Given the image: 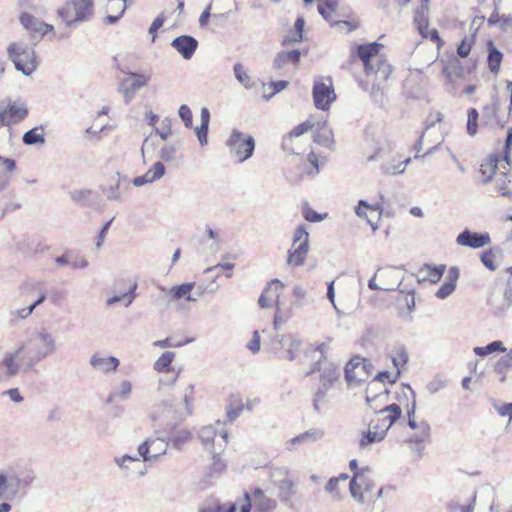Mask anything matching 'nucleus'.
Segmentation results:
<instances>
[{
  "instance_id": "14",
  "label": "nucleus",
  "mask_w": 512,
  "mask_h": 512,
  "mask_svg": "<svg viewBox=\"0 0 512 512\" xmlns=\"http://www.w3.org/2000/svg\"><path fill=\"white\" fill-rule=\"evenodd\" d=\"M302 340L295 334L277 335L273 341V349L279 358L289 361L296 359Z\"/></svg>"
},
{
  "instance_id": "37",
  "label": "nucleus",
  "mask_w": 512,
  "mask_h": 512,
  "mask_svg": "<svg viewBox=\"0 0 512 512\" xmlns=\"http://www.w3.org/2000/svg\"><path fill=\"white\" fill-rule=\"evenodd\" d=\"M367 210H370V211H378L379 213H381L382 211V208H381V205L376 203V204H369L367 201L365 200H360L358 202V205L356 206L355 208V214L360 217V218H364L366 219L367 223L372 227V229L375 231L378 226L377 225H374L373 222L368 218V215H367Z\"/></svg>"
},
{
  "instance_id": "47",
  "label": "nucleus",
  "mask_w": 512,
  "mask_h": 512,
  "mask_svg": "<svg viewBox=\"0 0 512 512\" xmlns=\"http://www.w3.org/2000/svg\"><path fill=\"white\" fill-rule=\"evenodd\" d=\"M503 54L493 46L492 42L489 43L488 66L491 72L497 73L500 69V64Z\"/></svg>"
},
{
  "instance_id": "48",
  "label": "nucleus",
  "mask_w": 512,
  "mask_h": 512,
  "mask_svg": "<svg viewBox=\"0 0 512 512\" xmlns=\"http://www.w3.org/2000/svg\"><path fill=\"white\" fill-rule=\"evenodd\" d=\"M410 160V158H407L404 161H399L397 164L389 162L383 163L381 165V171L386 175L401 174L405 171L406 166L410 163Z\"/></svg>"
},
{
  "instance_id": "26",
  "label": "nucleus",
  "mask_w": 512,
  "mask_h": 512,
  "mask_svg": "<svg viewBox=\"0 0 512 512\" xmlns=\"http://www.w3.org/2000/svg\"><path fill=\"white\" fill-rule=\"evenodd\" d=\"M283 288V284L280 280H272L267 288L263 291L258 299V304L261 308H271L272 301H274L275 307L280 306V293Z\"/></svg>"
},
{
  "instance_id": "52",
  "label": "nucleus",
  "mask_w": 512,
  "mask_h": 512,
  "mask_svg": "<svg viewBox=\"0 0 512 512\" xmlns=\"http://www.w3.org/2000/svg\"><path fill=\"white\" fill-rule=\"evenodd\" d=\"M166 169L161 161L155 162L150 169L145 173L149 183H152L165 175Z\"/></svg>"
},
{
  "instance_id": "4",
  "label": "nucleus",
  "mask_w": 512,
  "mask_h": 512,
  "mask_svg": "<svg viewBox=\"0 0 512 512\" xmlns=\"http://www.w3.org/2000/svg\"><path fill=\"white\" fill-rule=\"evenodd\" d=\"M198 438L204 450L212 454L214 465H217L220 461L219 454L228 442V433L224 429L223 424L217 422L216 425L201 427L198 431Z\"/></svg>"
},
{
  "instance_id": "49",
  "label": "nucleus",
  "mask_w": 512,
  "mask_h": 512,
  "mask_svg": "<svg viewBox=\"0 0 512 512\" xmlns=\"http://www.w3.org/2000/svg\"><path fill=\"white\" fill-rule=\"evenodd\" d=\"M477 356H486L496 351L505 352L506 348L503 343L499 340L493 341L484 347L477 346L473 349Z\"/></svg>"
},
{
  "instance_id": "30",
  "label": "nucleus",
  "mask_w": 512,
  "mask_h": 512,
  "mask_svg": "<svg viewBox=\"0 0 512 512\" xmlns=\"http://www.w3.org/2000/svg\"><path fill=\"white\" fill-rule=\"evenodd\" d=\"M89 364L94 370L107 374L116 371L120 361L114 356H103L95 353L90 357Z\"/></svg>"
},
{
  "instance_id": "35",
  "label": "nucleus",
  "mask_w": 512,
  "mask_h": 512,
  "mask_svg": "<svg viewBox=\"0 0 512 512\" xmlns=\"http://www.w3.org/2000/svg\"><path fill=\"white\" fill-rule=\"evenodd\" d=\"M509 370H512V349L500 357L494 365V372L498 376L500 382L506 381Z\"/></svg>"
},
{
  "instance_id": "28",
  "label": "nucleus",
  "mask_w": 512,
  "mask_h": 512,
  "mask_svg": "<svg viewBox=\"0 0 512 512\" xmlns=\"http://www.w3.org/2000/svg\"><path fill=\"white\" fill-rule=\"evenodd\" d=\"M325 433L322 429L313 428L309 429L292 439L288 440L285 443V447L288 451H295L297 449V445L314 443L324 437Z\"/></svg>"
},
{
  "instance_id": "20",
  "label": "nucleus",
  "mask_w": 512,
  "mask_h": 512,
  "mask_svg": "<svg viewBox=\"0 0 512 512\" xmlns=\"http://www.w3.org/2000/svg\"><path fill=\"white\" fill-rule=\"evenodd\" d=\"M495 491L490 486L482 487L479 492H473L471 504L473 512H493Z\"/></svg>"
},
{
  "instance_id": "53",
  "label": "nucleus",
  "mask_w": 512,
  "mask_h": 512,
  "mask_svg": "<svg viewBox=\"0 0 512 512\" xmlns=\"http://www.w3.org/2000/svg\"><path fill=\"white\" fill-rule=\"evenodd\" d=\"M175 357V353L171 351L164 352L154 363V369L158 372H163L169 368Z\"/></svg>"
},
{
  "instance_id": "62",
  "label": "nucleus",
  "mask_w": 512,
  "mask_h": 512,
  "mask_svg": "<svg viewBox=\"0 0 512 512\" xmlns=\"http://www.w3.org/2000/svg\"><path fill=\"white\" fill-rule=\"evenodd\" d=\"M494 258L495 255L491 250L485 251L481 255V262L486 268H488L491 271H494L496 269V265L494 264Z\"/></svg>"
},
{
  "instance_id": "61",
  "label": "nucleus",
  "mask_w": 512,
  "mask_h": 512,
  "mask_svg": "<svg viewBox=\"0 0 512 512\" xmlns=\"http://www.w3.org/2000/svg\"><path fill=\"white\" fill-rule=\"evenodd\" d=\"M499 110V103L496 98L492 100L491 105H487L483 108V115L487 120H492L496 117Z\"/></svg>"
},
{
  "instance_id": "12",
  "label": "nucleus",
  "mask_w": 512,
  "mask_h": 512,
  "mask_svg": "<svg viewBox=\"0 0 512 512\" xmlns=\"http://www.w3.org/2000/svg\"><path fill=\"white\" fill-rule=\"evenodd\" d=\"M375 416L370 420L373 429L380 430L386 436L389 428L400 418L402 410L397 404L386 405L383 408L378 409L376 402L373 403Z\"/></svg>"
},
{
  "instance_id": "13",
  "label": "nucleus",
  "mask_w": 512,
  "mask_h": 512,
  "mask_svg": "<svg viewBox=\"0 0 512 512\" xmlns=\"http://www.w3.org/2000/svg\"><path fill=\"white\" fill-rule=\"evenodd\" d=\"M372 364L359 356L353 357L345 367V379L349 387L359 386L371 374Z\"/></svg>"
},
{
  "instance_id": "60",
  "label": "nucleus",
  "mask_w": 512,
  "mask_h": 512,
  "mask_svg": "<svg viewBox=\"0 0 512 512\" xmlns=\"http://www.w3.org/2000/svg\"><path fill=\"white\" fill-rule=\"evenodd\" d=\"M456 288V285L452 282L445 281L439 290L436 292V296L439 299H445L450 296Z\"/></svg>"
},
{
  "instance_id": "45",
  "label": "nucleus",
  "mask_w": 512,
  "mask_h": 512,
  "mask_svg": "<svg viewBox=\"0 0 512 512\" xmlns=\"http://www.w3.org/2000/svg\"><path fill=\"white\" fill-rule=\"evenodd\" d=\"M178 148L176 144L167 143L160 148L158 156L162 161L173 164L177 160Z\"/></svg>"
},
{
  "instance_id": "39",
  "label": "nucleus",
  "mask_w": 512,
  "mask_h": 512,
  "mask_svg": "<svg viewBox=\"0 0 512 512\" xmlns=\"http://www.w3.org/2000/svg\"><path fill=\"white\" fill-rule=\"evenodd\" d=\"M22 141L25 145L33 146V145H44L45 144V136L43 127H34L27 132L24 133L22 137Z\"/></svg>"
},
{
  "instance_id": "16",
  "label": "nucleus",
  "mask_w": 512,
  "mask_h": 512,
  "mask_svg": "<svg viewBox=\"0 0 512 512\" xmlns=\"http://www.w3.org/2000/svg\"><path fill=\"white\" fill-rule=\"evenodd\" d=\"M149 80V75L137 72H128L127 77L119 82L117 91L122 94L124 102L129 104L134 98L136 92L148 85Z\"/></svg>"
},
{
  "instance_id": "19",
  "label": "nucleus",
  "mask_w": 512,
  "mask_h": 512,
  "mask_svg": "<svg viewBox=\"0 0 512 512\" xmlns=\"http://www.w3.org/2000/svg\"><path fill=\"white\" fill-rule=\"evenodd\" d=\"M429 7V0H422L420 8L415 12L414 23L417 26L419 33L424 38H429L436 42L438 46L441 45V40L436 29H429L427 11Z\"/></svg>"
},
{
  "instance_id": "50",
  "label": "nucleus",
  "mask_w": 512,
  "mask_h": 512,
  "mask_svg": "<svg viewBox=\"0 0 512 512\" xmlns=\"http://www.w3.org/2000/svg\"><path fill=\"white\" fill-rule=\"evenodd\" d=\"M392 362L396 370L400 373L401 369L404 368L408 362V354L404 346H398L394 350Z\"/></svg>"
},
{
  "instance_id": "54",
  "label": "nucleus",
  "mask_w": 512,
  "mask_h": 512,
  "mask_svg": "<svg viewBox=\"0 0 512 512\" xmlns=\"http://www.w3.org/2000/svg\"><path fill=\"white\" fill-rule=\"evenodd\" d=\"M467 116V133L474 136L477 133L479 113L475 108H470Z\"/></svg>"
},
{
  "instance_id": "51",
  "label": "nucleus",
  "mask_w": 512,
  "mask_h": 512,
  "mask_svg": "<svg viewBox=\"0 0 512 512\" xmlns=\"http://www.w3.org/2000/svg\"><path fill=\"white\" fill-rule=\"evenodd\" d=\"M166 169L161 161L155 162L150 169L145 173L149 183H152L165 175Z\"/></svg>"
},
{
  "instance_id": "58",
  "label": "nucleus",
  "mask_w": 512,
  "mask_h": 512,
  "mask_svg": "<svg viewBox=\"0 0 512 512\" xmlns=\"http://www.w3.org/2000/svg\"><path fill=\"white\" fill-rule=\"evenodd\" d=\"M472 43L473 36L470 38L465 37L457 48V54L462 58L467 57L471 51Z\"/></svg>"
},
{
  "instance_id": "27",
  "label": "nucleus",
  "mask_w": 512,
  "mask_h": 512,
  "mask_svg": "<svg viewBox=\"0 0 512 512\" xmlns=\"http://www.w3.org/2000/svg\"><path fill=\"white\" fill-rule=\"evenodd\" d=\"M20 479L17 476L0 473V501L13 500L19 491Z\"/></svg>"
},
{
  "instance_id": "44",
  "label": "nucleus",
  "mask_w": 512,
  "mask_h": 512,
  "mask_svg": "<svg viewBox=\"0 0 512 512\" xmlns=\"http://www.w3.org/2000/svg\"><path fill=\"white\" fill-rule=\"evenodd\" d=\"M385 438V435L378 429H373L372 424L369 423V428L366 432L362 433L359 445L364 448L372 443L380 442Z\"/></svg>"
},
{
  "instance_id": "34",
  "label": "nucleus",
  "mask_w": 512,
  "mask_h": 512,
  "mask_svg": "<svg viewBox=\"0 0 512 512\" xmlns=\"http://www.w3.org/2000/svg\"><path fill=\"white\" fill-rule=\"evenodd\" d=\"M16 169V162L0 156V191L5 190L11 180V173Z\"/></svg>"
},
{
  "instance_id": "9",
  "label": "nucleus",
  "mask_w": 512,
  "mask_h": 512,
  "mask_svg": "<svg viewBox=\"0 0 512 512\" xmlns=\"http://www.w3.org/2000/svg\"><path fill=\"white\" fill-rule=\"evenodd\" d=\"M254 507L256 512H272L277 508V501L268 496L261 488H254L250 493H244L240 512H250Z\"/></svg>"
},
{
  "instance_id": "63",
  "label": "nucleus",
  "mask_w": 512,
  "mask_h": 512,
  "mask_svg": "<svg viewBox=\"0 0 512 512\" xmlns=\"http://www.w3.org/2000/svg\"><path fill=\"white\" fill-rule=\"evenodd\" d=\"M90 195H91V191L87 190V189L76 190V191L70 192V196H71L72 200L77 203H82V204H84V202L90 197Z\"/></svg>"
},
{
  "instance_id": "38",
  "label": "nucleus",
  "mask_w": 512,
  "mask_h": 512,
  "mask_svg": "<svg viewBox=\"0 0 512 512\" xmlns=\"http://www.w3.org/2000/svg\"><path fill=\"white\" fill-rule=\"evenodd\" d=\"M139 462H140L139 455L131 456L129 454H124L122 456H116L114 458V463L122 471L123 475H125V476H129L130 472L133 469V466Z\"/></svg>"
},
{
  "instance_id": "1",
  "label": "nucleus",
  "mask_w": 512,
  "mask_h": 512,
  "mask_svg": "<svg viewBox=\"0 0 512 512\" xmlns=\"http://www.w3.org/2000/svg\"><path fill=\"white\" fill-rule=\"evenodd\" d=\"M56 350L55 338L47 329L35 330L26 341L3 358L5 375L12 378L20 372H28L42 359L53 355Z\"/></svg>"
},
{
  "instance_id": "31",
  "label": "nucleus",
  "mask_w": 512,
  "mask_h": 512,
  "mask_svg": "<svg viewBox=\"0 0 512 512\" xmlns=\"http://www.w3.org/2000/svg\"><path fill=\"white\" fill-rule=\"evenodd\" d=\"M195 286L194 282L190 283H184L181 285H176L170 288L169 290H166L164 287H160V290L163 292H168L171 295V300L177 301L182 298L189 302H196L197 298L194 297L191 293L193 287Z\"/></svg>"
},
{
  "instance_id": "32",
  "label": "nucleus",
  "mask_w": 512,
  "mask_h": 512,
  "mask_svg": "<svg viewBox=\"0 0 512 512\" xmlns=\"http://www.w3.org/2000/svg\"><path fill=\"white\" fill-rule=\"evenodd\" d=\"M314 142L326 148H331L334 145L333 132L326 121L317 123Z\"/></svg>"
},
{
  "instance_id": "22",
  "label": "nucleus",
  "mask_w": 512,
  "mask_h": 512,
  "mask_svg": "<svg viewBox=\"0 0 512 512\" xmlns=\"http://www.w3.org/2000/svg\"><path fill=\"white\" fill-rule=\"evenodd\" d=\"M491 238L488 233H478L465 229L456 238V243L460 246L472 249L482 248L490 244Z\"/></svg>"
},
{
  "instance_id": "64",
  "label": "nucleus",
  "mask_w": 512,
  "mask_h": 512,
  "mask_svg": "<svg viewBox=\"0 0 512 512\" xmlns=\"http://www.w3.org/2000/svg\"><path fill=\"white\" fill-rule=\"evenodd\" d=\"M451 512H473V506L471 501L467 504H461L459 502H453L450 504Z\"/></svg>"
},
{
  "instance_id": "36",
  "label": "nucleus",
  "mask_w": 512,
  "mask_h": 512,
  "mask_svg": "<svg viewBox=\"0 0 512 512\" xmlns=\"http://www.w3.org/2000/svg\"><path fill=\"white\" fill-rule=\"evenodd\" d=\"M20 22L26 29L41 32L42 34H45L48 30H53L52 25L39 22L34 16H32L29 13H22L20 16Z\"/></svg>"
},
{
  "instance_id": "23",
  "label": "nucleus",
  "mask_w": 512,
  "mask_h": 512,
  "mask_svg": "<svg viewBox=\"0 0 512 512\" xmlns=\"http://www.w3.org/2000/svg\"><path fill=\"white\" fill-rule=\"evenodd\" d=\"M320 382L321 387L318 389L316 393L317 400L323 398L327 391L333 387L334 383L339 379L340 370L337 366L328 363L324 367L321 366Z\"/></svg>"
},
{
  "instance_id": "46",
  "label": "nucleus",
  "mask_w": 512,
  "mask_h": 512,
  "mask_svg": "<svg viewBox=\"0 0 512 512\" xmlns=\"http://www.w3.org/2000/svg\"><path fill=\"white\" fill-rule=\"evenodd\" d=\"M233 72L237 81L242 84L244 88L251 89L254 86V82L249 73L245 70L243 64L236 63L233 66Z\"/></svg>"
},
{
  "instance_id": "21",
  "label": "nucleus",
  "mask_w": 512,
  "mask_h": 512,
  "mask_svg": "<svg viewBox=\"0 0 512 512\" xmlns=\"http://www.w3.org/2000/svg\"><path fill=\"white\" fill-rule=\"evenodd\" d=\"M28 115V108L24 103H10L6 109L0 111V123L10 126L23 121Z\"/></svg>"
},
{
  "instance_id": "3",
  "label": "nucleus",
  "mask_w": 512,
  "mask_h": 512,
  "mask_svg": "<svg viewBox=\"0 0 512 512\" xmlns=\"http://www.w3.org/2000/svg\"><path fill=\"white\" fill-rule=\"evenodd\" d=\"M269 482L276 489L278 498L284 504L289 503L296 494L298 478L286 466L271 467Z\"/></svg>"
},
{
  "instance_id": "7",
  "label": "nucleus",
  "mask_w": 512,
  "mask_h": 512,
  "mask_svg": "<svg viewBox=\"0 0 512 512\" xmlns=\"http://www.w3.org/2000/svg\"><path fill=\"white\" fill-rule=\"evenodd\" d=\"M9 58L15 68L24 75H31L37 68L35 52L31 47L23 44L12 43L8 47Z\"/></svg>"
},
{
  "instance_id": "6",
  "label": "nucleus",
  "mask_w": 512,
  "mask_h": 512,
  "mask_svg": "<svg viewBox=\"0 0 512 512\" xmlns=\"http://www.w3.org/2000/svg\"><path fill=\"white\" fill-rule=\"evenodd\" d=\"M226 145L230 154L236 157L240 163L251 158L255 150L254 138L237 129L231 132Z\"/></svg>"
},
{
  "instance_id": "17",
  "label": "nucleus",
  "mask_w": 512,
  "mask_h": 512,
  "mask_svg": "<svg viewBox=\"0 0 512 512\" xmlns=\"http://www.w3.org/2000/svg\"><path fill=\"white\" fill-rule=\"evenodd\" d=\"M168 449V443L162 438H148L138 446V455L144 462H156L161 456L165 455Z\"/></svg>"
},
{
  "instance_id": "41",
  "label": "nucleus",
  "mask_w": 512,
  "mask_h": 512,
  "mask_svg": "<svg viewBox=\"0 0 512 512\" xmlns=\"http://www.w3.org/2000/svg\"><path fill=\"white\" fill-rule=\"evenodd\" d=\"M416 431L417 432L409 438V442L416 444V450L421 452L424 448L422 443L429 438L430 425L426 421H421L419 430Z\"/></svg>"
},
{
  "instance_id": "11",
  "label": "nucleus",
  "mask_w": 512,
  "mask_h": 512,
  "mask_svg": "<svg viewBox=\"0 0 512 512\" xmlns=\"http://www.w3.org/2000/svg\"><path fill=\"white\" fill-rule=\"evenodd\" d=\"M312 95L316 108L321 110L329 109L332 102L336 99L332 78L329 76L315 77Z\"/></svg>"
},
{
  "instance_id": "25",
  "label": "nucleus",
  "mask_w": 512,
  "mask_h": 512,
  "mask_svg": "<svg viewBox=\"0 0 512 512\" xmlns=\"http://www.w3.org/2000/svg\"><path fill=\"white\" fill-rule=\"evenodd\" d=\"M383 291H394L401 283L403 275L396 267H385L378 270Z\"/></svg>"
},
{
  "instance_id": "2",
  "label": "nucleus",
  "mask_w": 512,
  "mask_h": 512,
  "mask_svg": "<svg viewBox=\"0 0 512 512\" xmlns=\"http://www.w3.org/2000/svg\"><path fill=\"white\" fill-rule=\"evenodd\" d=\"M381 48L382 45L377 42L362 44L356 48V54L363 62L367 76L385 81L392 72V66L379 54Z\"/></svg>"
},
{
  "instance_id": "42",
  "label": "nucleus",
  "mask_w": 512,
  "mask_h": 512,
  "mask_svg": "<svg viewBox=\"0 0 512 512\" xmlns=\"http://www.w3.org/2000/svg\"><path fill=\"white\" fill-rule=\"evenodd\" d=\"M210 122V112L206 107L201 109V125L196 128V136L202 146L208 143L207 134Z\"/></svg>"
},
{
  "instance_id": "56",
  "label": "nucleus",
  "mask_w": 512,
  "mask_h": 512,
  "mask_svg": "<svg viewBox=\"0 0 512 512\" xmlns=\"http://www.w3.org/2000/svg\"><path fill=\"white\" fill-rule=\"evenodd\" d=\"M192 434L187 430L178 431L173 437V445L177 449H181L190 439Z\"/></svg>"
},
{
  "instance_id": "59",
  "label": "nucleus",
  "mask_w": 512,
  "mask_h": 512,
  "mask_svg": "<svg viewBox=\"0 0 512 512\" xmlns=\"http://www.w3.org/2000/svg\"><path fill=\"white\" fill-rule=\"evenodd\" d=\"M179 117L184 122L185 126L187 128H190L192 126V111L189 108V106L183 104L179 107L178 110Z\"/></svg>"
},
{
  "instance_id": "43",
  "label": "nucleus",
  "mask_w": 512,
  "mask_h": 512,
  "mask_svg": "<svg viewBox=\"0 0 512 512\" xmlns=\"http://www.w3.org/2000/svg\"><path fill=\"white\" fill-rule=\"evenodd\" d=\"M445 270V266H429L425 265L423 268L420 269L419 274L422 276L423 281H429L430 283H437Z\"/></svg>"
},
{
  "instance_id": "24",
  "label": "nucleus",
  "mask_w": 512,
  "mask_h": 512,
  "mask_svg": "<svg viewBox=\"0 0 512 512\" xmlns=\"http://www.w3.org/2000/svg\"><path fill=\"white\" fill-rule=\"evenodd\" d=\"M510 279L507 288L502 293L493 292L488 302L495 309V313H503L512 305V267L509 268Z\"/></svg>"
},
{
  "instance_id": "33",
  "label": "nucleus",
  "mask_w": 512,
  "mask_h": 512,
  "mask_svg": "<svg viewBox=\"0 0 512 512\" xmlns=\"http://www.w3.org/2000/svg\"><path fill=\"white\" fill-rule=\"evenodd\" d=\"M301 53L299 50L281 51L276 54L273 60L275 69H282L289 64L296 65L300 61Z\"/></svg>"
},
{
  "instance_id": "10",
  "label": "nucleus",
  "mask_w": 512,
  "mask_h": 512,
  "mask_svg": "<svg viewBox=\"0 0 512 512\" xmlns=\"http://www.w3.org/2000/svg\"><path fill=\"white\" fill-rule=\"evenodd\" d=\"M309 252V233L303 226L297 227L291 249L288 251L287 264L299 267L304 264Z\"/></svg>"
},
{
  "instance_id": "55",
  "label": "nucleus",
  "mask_w": 512,
  "mask_h": 512,
  "mask_svg": "<svg viewBox=\"0 0 512 512\" xmlns=\"http://www.w3.org/2000/svg\"><path fill=\"white\" fill-rule=\"evenodd\" d=\"M325 491L330 494L331 498L334 501H340L342 499V494L339 489V483L336 478H330L325 486Z\"/></svg>"
},
{
  "instance_id": "15",
  "label": "nucleus",
  "mask_w": 512,
  "mask_h": 512,
  "mask_svg": "<svg viewBox=\"0 0 512 512\" xmlns=\"http://www.w3.org/2000/svg\"><path fill=\"white\" fill-rule=\"evenodd\" d=\"M399 376L400 373L397 370L393 372L382 371L376 375V377L368 384L366 389L365 399L370 408H373L374 402L387 400L388 398V391L384 386H382V390L379 393L374 394L373 391L375 390L376 386L379 384H384L386 381L390 384H394L398 380Z\"/></svg>"
},
{
  "instance_id": "29",
  "label": "nucleus",
  "mask_w": 512,
  "mask_h": 512,
  "mask_svg": "<svg viewBox=\"0 0 512 512\" xmlns=\"http://www.w3.org/2000/svg\"><path fill=\"white\" fill-rule=\"evenodd\" d=\"M171 45L185 60H189L198 47V41L192 36L182 35L176 37Z\"/></svg>"
},
{
  "instance_id": "57",
  "label": "nucleus",
  "mask_w": 512,
  "mask_h": 512,
  "mask_svg": "<svg viewBox=\"0 0 512 512\" xmlns=\"http://www.w3.org/2000/svg\"><path fill=\"white\" fill-rule=\"evenodd\" d=\"M291 314L288 312H284L280 306H277L275 315H274V321L273 325L275 329H279L282 324H284L289 318Z\"/></svg>"
},
{
  "instance_id": "5",
  "label": "nucleus",
  "mask_w": 512,
  "mask_h": 512,
  "mask_svg": "<svg viewBox=\"0 0 512 512\" xmlns=\"http://www.w3.org/2000/svg\"><path fill=\"white\" fill-rule=\"evenodd\" d=\"M93 13V0H67L57 10L58 16L67 26L88 21Z\"/></svg>"
},
{
  "instance_id": "8",
  "label": "nucleus",
  "mask_w": 512,
  "mask_h": 512,
  "mask_svg": "<svg viewBox=\"0 0 512 512\" xmlns=\"http://www.w3.org/2000/svg\"><path fill=\"white\" fill-rule=\"evenodd\" d=\"M194 386L188 385L179 398L166 400L164 402L167 413L172 412V420L177 423L192 414Z\"/></svg>"
},
{
  "instance_id": "40",
  "label": "nucleus",
  "mask_w": 512,
  "mask_h": 512,
  "mask_svg": "<svg viewBox=\"0 0 512 512\" xmlns=\"http://www.w3.org/2000/svg\"><path fill=\"white\" fill-rule=\"evenodd\" d=\"M363 473L362 472H356L355 475H353L352 479L349 483V490L351 493V496L355 501H357L360 504H364L367 502L366 497L362 493V483L359 482V480H362Z\"/></svg>"
},
{
  "instance_id": "18",
  "label": "nucleus",
  "mask_w": 512,
  "mask_h": 512,
  "mask_svg": "<svg viewBox=\"0 0 512 512\" xmlns=\"http://www.w3.org/2000/svg\"><path fill=\"white\" fill-rule=\"evenodd\" d=\"M332 339L327 338L325 341L321 343H317L315 345H309L304 352V356L306 359H310L313 363L309 371H307L306 375H311L314 372L321 369V364L326 360L327 352L330 348Z\"/></svg>"
}]
</instances>
